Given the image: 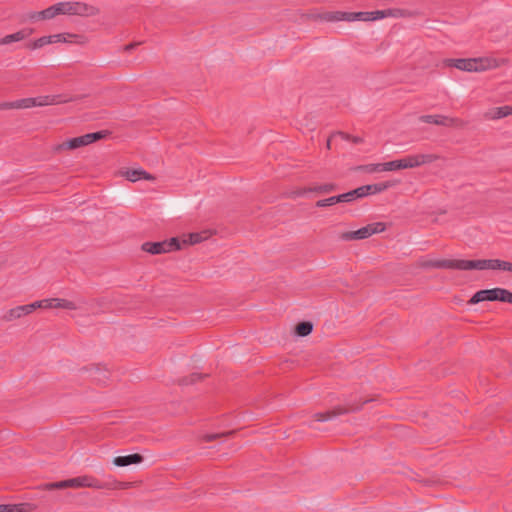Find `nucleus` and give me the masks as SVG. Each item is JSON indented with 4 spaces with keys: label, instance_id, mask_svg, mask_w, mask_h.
<instances>
[{
    "label": "nucleus",
    "instance_id": "nucleus-20",
    "mask_svg": "<svg viewBox=\"0 0 512 512\" xmlns=\"http://www.w3.org/2000/svg\"><path fill=\"white\" fill-rule=\"evenodd\" d=\"M56 10L54 5L40 11V12H33L29 14L30 20H48L52 19L57 16Z\"/></svg>",
    "mask_w": 512,
    "mask_h": 512
},
{
    "label": "nucleus",
    "instance_id": "nucleus-46",
    "mask_svg": "<svg viewBox=\"0 0 512 512\" xmlns=\"http://www.w3.org/2000/svg\"><path fill=\"white\" fill-rule=\"evenodd\" d=\"M63 6H64L63 2L54 4L55 9H57L56 10L57 15H61V14L65 15V10H64Z\"/></svg>",
    "mask_w": 512,
    "mask_h": 512
},
{
    "label": "nucleus",
    "instance_id": "nucleus-50",
    "mask_svg": "<svg viewBox=\"0 0 512 512\" xmlns=\"http://www.w3.org/2000/svg\"><path fill=\"white\" fill-rule=\"evenodd\" d=\"M506 271L512 272V263L507 262Z\"/></svg>",
    "mask_w": 512,
    "mask_h": 512
},
{
    "label": "nucleus",
    "instance_id": "nucleus-39",
    "mask_svg": "<svg viewBox=\"0 0 512 512\" xmlns=\"http://www.w3.org/2000/svg\"><path fill=\"white\" fill-rule=\"evenodd\" d=\"M34 306V310L37 308H54V298L39 300L31 303Z\"/></svg>",
    "mask_w": 512,
    "mask_h": 512
},
{
    "label": "nucleus",
    "instance_id": "nucleus-47",
    "mask_svg": "<svg viewBox=\"0 0 512 512\" xmlns=\"http://www.w3.org/2000/svg\"><path fill=\"white\" fill-rule=\"evenodd\" d=\"M338 134L345 140H348V141H351V136L350 134L348 133H345V132H338Z\"/></svg>",
    "mask_w": 512,
    "mask_h": 512
},
{
    "label": "nucleus",
    "instance_id": "nucleus-4",
    "mask_svg": "<svg viewBox=\"0 0 512 512\" xmlns=\"http://www.w3.org/2000/svg\"><path fill=\"white\" fill-rule=\"evenodd\" d=\"M386 224L383 222L370 223L355 231H346L339 234V239L342 241H355L363 240L371 237L374 234L385 231Z\"/></svg>",
    "mask_w": 512,
    "mask_h": 512
},
{
    "label": "nucleus",
    "instance_id": "nucleus-49",
    "mask_svg": "<svg viewBox=\"0 0 512 512\" xmlns=\"http://www.w3.org/2000/svg\"><path fill=\"white\" fill-rule=\"evenodd\" d=\"M135 46H136V44H128V45H126V46H125V50H127V51H128V50H131V49H133Z\"/></svg>",
    "mask_w": 512,
    "mask_h": 512
},
{
    "label": "nucleus",
    "instance_id": "nucleus-3",
    "mask_svg": "<svg viewBox=\"0 0 512 512\" xmlns=\"http://www.w3.org/2000/svg\"><path fill=\"white\" fill-rule=\"evenodd\" d=\"M364 21H376L379 19L392 17V18H416L421 15L418 10H408L400 8H389L385 10H376L364 12Z\"/></svg>",
    "mask_w": 512,
    "mask_h": 512
},
{
    "label": "nucleus",
    "instance_id": "nucleus-12",
    "mask_svg": "<svg viewBox=\"0 0 512 512\" xmlns=\"http://www.w3.org/2000/svg\"><path fill=\"white\" fill-rule=\"evenodd\" d=\"M474 58H459V59H446L444 64L447 67L457 68L461 71L474 72L476 71Z\"/></svg>",
    "mask_w": 512,
    "mask_h": 512
},
{
    "label": "nucleus",
    "instance_id": "nucleus-7",
    "mask_svg": "<svg viewBox=\"0 0 512 512\" xmlns=\"http://www.w3.org/2000/svg\"><path fill=\"white\" fill-rule=\"evenodd\" d=\"M65 15H77L82 17L96 16L100 10L83 2H63Z\"/></svg>",
    "mask_w": 512,
    "mask_h": 512
},
{
    "label": "nucleus",
    "instance_id": "nucleus-38",
    "mask_svg": "<svg viewBox=\"0 0 512 512\" xmlns=\"http://www.w3.org/2000/svg\"><path fill=\"white\" fill-rule=\"evenodd\" d=\"M382 164H367V165H361L357 167V170L368 172V173H374V172H380L382 171Z\"/></svg>",
    "mask_w": 512,
    "mask_h": 512
},
{
    "label": "nucleus",
    "instance_id": "nucleus-6",
    "mask_svg": "<svg viewBox=\"0 0 512 512\" xmlns=\"http://www.w3.org/2000/svg\"><path fill=\"white\" fill-rule=\"evenodd\" d=\"M141 249L152 255H158L179 250L181 249V244L178 238L173 237L160 242H144L141 245Z\"/></svg>",
    "mask_w": 512,
    "mask_h": 512
},
{
    "label": "nucleus",
    "instance_id": "nucleus-17",
    "mask_svg": "<svg viewBox=\"0 0 512 512\" xmlns=\"http://www.w3.org/2000/svg\"><path fill=\"white\" fill-rule=\"evenodd\" d=\"M72 100V98L66 97L64 95H44L37 97L38 107L68 103Z\"/></svg>",
    "mask_w": 512,
    "mask_h": 512
},
{
    "label": "nucleus",
    "instance_id": "nucleus-9",
    "mask_svg": "<svg viewBox=\"0 0 512 512\" xmlns=\"http://www.w3.org/2000/svg\"><path fill=\"white\" fill-rule=\"evenodd\" d=\"M420 121L428 124H435L448 127H464L466 122L459 118H450L444 115H423Z\"/></svg>",
    "mask_w": 512,
    "mask_h": 512
},
{
    "label": "nucleus",
    "instance_id": "nucleus-16",
    "mask_svg": "<svg viewBox=\"0 0 512 512\" xmlns=\"http://www.w3.org/2000/svg\"><path fill=\"white\" fill-rule=\"evenodd\" d=\"M86 140L84 135L68 139L63 143H60L54 147L55 152H60L62 150H74L83 146H86Z\"/></svg>",
    "mask_w": 512,
    "mask_h": 512
},
{
    "label": "nucleus",
    "instance_id": "nucleus-32",
    "mask_svg": "<svg viewBox=\"0 0 512 512\" xmlns=\"http://www.w3.org/2000/svg\"><path fill=\"white\" fill-rule=\"evenodd\" d=\"M38 106L37 97L17 100V109H27Z\"/></svg>",
    "mask_w": 512,
    "mask_h": 512
},
{
    "label": "nucleus",
    "instance_id": "nucleus-2",
    "mask_svg": "<svg viewBox=\"0 0 512 512\" xmlns=\"http://www.w3.org/2000/svg\"><path fill=\"white\" fill-rule=\"evenodd\" d=\"M372 401V399H365L363 401L359 402H351L347 403L345 405H338L331 410H328L326 412H318L313 415V418L318 422H324L331 420L337 416L349 414V413H355L362 409L363 405Z\"/></svg>",
    "mask_w": 512,
    "mask_h": 512
},
{
    "label": "nucleus",
    "instance_id": "nucleus-43",
    "mask_svg": "<svg viewBox=\"0 0 512 512\" xmlns=\"http://www.w3.org/2000/svg\"><path fill=\"white\" fill-rule=\"evenodd\" d=\"M310 189H312V187L298 188L288 193L287 196L290 198L300 197L305 195L306 193L312 192Z\"/></svg>",
    "mask_w": 512,
    "mask_h": 512
},
{
    "label": "nucleus",
    "instance_id": "nucleus-13",
    "mask_svg": "<svg viewBox=\"0 0 512 512\" xmlns=\"http://www.w3.org/2000/svg\"><path fill=\"white\" fill-rule=\"evenodd\" d=\"M34 311V306L31 304L21 305L9 309L3 316L2 320L6 322H11L16 319L21 318L22 316L28 315Z\"/></svg>",
    "mask_w": 512,
    "mask_h": 512
},
{
    "label": "nucleus",
    "instance_id": "nucleus-35",
    "mask_svg": "<svg viewBox=\"0 0 512 512\" xmlns=\"http://www.w3.org/2000/svg\"><path fill=\"white\" fill-rule=\"evenodd\" d=\"M54 308L74 310L76 309V305L74 302L66 299L54 298Z\"/></svg>",
    "mask_w": 512,
    "mask_h": 512
},
{
    "label": "nucleus",
    "instance_id": "nucleus-44",
    "mask_svg": "<svg viewBox=\"0 0 512 512\" xmlns=\"http://www.w3.org/2000/svg\"><path fill=\"white\" fill-rule=\"evenodd\" d=\"M66 34H56V35H50L51 37V43H57V42H66ZM68 36H72L71 34H67Z\"/></svg>",
    "mask_w": 512,
    "mask_h": 512
},
{
    "label": "nucleus",
    "instance_id": "nucleus-41",
    "mask_svg": "<svg viewBox=\"0 0 512 512\" xmlns=\"http://www.w3.org/2000/svg\"><path fill=\"white\" fill-rule=\"evenodd\" d=\"M499 301L512 304V292L505 288H500Z\"/></svg>",
    "mask_w": 512,
    "mask_h": 512
},
{
    "label": "nucleus",
    "instance_id": "nucleus-1",
    "mask_svg": "<svg viewBox=\"0 0 512 512\" xmlns=\"http://www.w3.org/2000/svg\"><path fill=\"white\" fill-rule=\"evenodd\" d=\"M130 485L131 484L129 482L120 481L104 483L92 475H82L58 482L44 483L38 486V489L44 491H52L65 488L127 489L130 487Z\"/></svg>",
    "mask_w": 512,
    "mask_h": 512
},
{
    "label": "nucleus",
    "instance_id": "nucleus-37",
    "mask_svg": "<svg viewBox=\"0 0 512 512\" xmlns=\"http://www.w3.org/2000/svg\"><path fill=\"white\" fill-rule=\"evenodd\" d=\"M236 433L235 430H231V431H228V432H225V433H214V434H206L203 439L205 442H211V441H214L218 438H221V437H227V436H232Z\"/></svg>",
    "mask_w": 512,
    "mask_h": 512
},
{
    "label": "nucleus",
    "instance_id": "nucleus-34",
    "mask_svg": "<svg viewBox=\"0 0 512 512\" xmlns=\"http://www.w3.org/2000/svg\"><path fill=\"white\" fill-rule=\"evenodd\" d=\"M364 12H342L341 11V15L342 16V21H355V20H360V21H364Z\"/></svg>",
    "mask_w": 512,
    "mask_h": 512
},
{
    "label": "nucleus",
    "instance_id": "nucleus-15",
    "mask_svg": "<svg viewBox=\"0 0 512 512\" xmlns=\"http://www.w3.org/2000/svg\"><path fill=\"white\" fill-rule=\"evenodd\" d=\"M391 186L392 184L390 182H381L376 184L363 185L361 187H358V189L360 197L363 198L368 195L381 193L390 188Z\"/></svg>",
    "mask_w": 512,
    "mask_h": 512
},
{
    "label": "nucleus",
    "instance_id": "nucleus-42",
    "mask_svg": "<svg viewBox=\"0 0 512 512\" xmlns=\"http://www.w3.org/2000/svg\"><path fill=\"white\" fill-rule=\"evenodd\" d=\"M382 164V171H394V170H399L400 167H399V161L398 160H393V161H389V162H385V163H381Z\"/></svg>",
    "mask_w": 512,
    "mask_h": 512
},
{
    "label": "nucleus",
    "instance_id": "nucleus-48",
    "mask_svg": "<svg viewBox=\"0 0 512 512\" xmlns=\"http://www.w3.org/2000/svg\"><path fill=\"white\" fill-rule=\"evenodd\" d=\"M351 141L355 144H358V143H362L363 142V139L361 137H358V136H351Z\"/></svg>",
    "mask_w": 512,
    "mask_h": 512
},
{
    "label": "nucleus",
    "instance_id": "nucleus-18",
    "mask_svg": "<svg viewBox=\"0 0 512 512\" xmlns=\"http://www.w3.org/2000/svg\"><path fill=\"white\" fill-rule=\"evenodd\" d=\"M144 457L139 453H134L126 456H117L113 459V464L117 467H126L132 464H140L143 462Z\"/></svg>",
    "mask_w": 512,
    "mask_h": 512
},
{
    "label": "nucleus",
    "instance_id": "nucleus-26",
    "mask_svg": "<svg viewBox=\"0 0 512 512\" xmlns=\"http://www.w3.org/2000/svg\"><path fill=\"white\" fill-rule=\"evenodd\" d=\"M313 331V324L310 321L299 322L294 329L297 336L306 337Z\"/></svg>",
    "mask_w": 512,
    "mask_h": 512
},
{
    "label": "nucleus",
    "instance_id": "nucleus-33",
    "mask_svg": "<svg viewBox=\"0 0 512 512\" xmlns=\"http://www.w3.org/2000/svg\"><path fill=\"white\" fill-rule=\"evenodd\" d=\"M208 235L207 232H201V233H191L188 236V241L184 240L183 244H198L202 242L203 240L207 239Z\"/></svg>",
    "mask_w": 512,
    "mask_h": 512
},
{
    "label": "nucleus",
    "instance_id": "nucleus-10",
    "mask_svg": "<svg viewBox=\"0 0 512 512\" xmlns=\"http://www.w3.org/2000/svg\"><path fill=\"white\" fill-rule=\"evenodd\" d=\"M419 265L422 268H440V269L461 270V259L423 260L420 262Z\"/></svg>",
    "mask_w": 512,
    "mask_h": 512
},
{
    "label": "nucleus",
    "instance_id": "nucleus-51",
    "mask_svg": "<svg viewBox=\"0 0 512 512\" xmlns=\"http://www.w3.org/2000/svg\"><path fill=\"white\" fill-rule=\"evenodd\" d=\"M327 148H330V139L327 140Z\"/></svg>",
    "mask_w": 512,
    "mask_h": 512
},
{
    "label": "nucleus",
    "instance_id": "nucleus-45",
    "mask_svg": "<svg viewBox=\"0 0 512 512\" xmlns=\"http://www.w3.org/2000/svg\"><path fill=\"white\" fill-rule=\"evenodd\" d=\"M0 109H17V100L12 102H4L0 105Z\"/></svg>",
    "mask_w": 512,
    "mask_h": 512
},
{
    "label": "nucleus",
    "instance_id": "nucleus-8",
    "mask_svg": "<svg viewBox=\"0 0 512 512\" xmlns=\"http://www.w3.org/2000/svg\"><path fill=\"white\" fill-rule=\"evenodd\" d=\"M439 159L435 154H416L398 159L400 169L415 168L424 164L435 162Z\"/></svg>",
    "mask_w": 512,
    "mask_h": 512
},
{
    "label": "nucleus",
    "instance_id": "nucleus-52",
    "mask_svg": "<svg viewBox=\"0 0 512 512\" xmlns=\"http://www.w3.org/2000/svg\"><path fill=\"white\" fill-rule=\"evenodd\" d=\"M510 108H511V110H509L510 111V115H512V106H510Z\"/></svg>",
    "mask_w": 512,
    "mask_h": 512
},
{
    "label": "nucleus",
    "instance_id": "nucleus-40",
    "mask_svg": "<svg viewBox=\"0 0 512 512\" xmlns=\"http://www.w3.org/2000/svg\"><path fill=\"white\" fill-rule=\"evenodd\" d=\"M499 301L512 304V292L505 288H500Z\"/></svg>",
    "mask_w": 512,
    "mask_h": 512
},
{
    "label": "nucleus",
    "instance_id": "nucleus-29",
    "mask_svg": "<svg viewBox=\"0 0 512 512\" xmlns=\"http://www.w3.org/2000/svg\"><path fill=\"white\" fill-rule=\"evenodd\" d=\"M51 44V37L43 36L34 41L29 42L26 47L30 50L42 48L43 46Z\"/></svg>",
    "mask_w": 512,
    "mask_h": 512
},
{
    "label": "nucleus",
    "instance_id": "nucleus-19",
    "mask_svg": "<svg viewBox=\"0 0 512 512\" xmlns=\"http://www.w3.org/2000/svg\"><path fill=\"white\" fill-rule=\"evenodd\" d=\"M34 506L31 503L0 504V512H32Z\"/></svg>",
    "mask_w": 512,
    "mask_h": 512
},
{
    "label": "nucleus",
    "instance_id": "nucleus-31",
    "mask_svg": "<svg viewBox=\"0 0 512 512\" xmlns=\"http://www.w3.org/2000/svg\"><path fill=\"white\" fill-rule=\"evenodd\" d=\"M341 11L336 12H326L322 13L316 16V18H319L321 20L327 21V22H335V21H342Z\"/></svg>",
    "mask_w": 512,
    "mask_h": 512
},
{
    "label": "nucleus",
    "instance_id": "nucleus-27",
    "mask_svg": "<svg viewBox=\"0 0 512 512\" xmlns=\"http://www.w3.org/2000/svg\"><path fill=\"white\" fill-rule=\"evenodd\" d=\"M110 134H111V132L108 130H101V131L85 134L84 137L86 140V144L89 145L98 140L106 138Z\"/></svg>",
    "mask_w": 512,
    "mask_h": 512
},
{
    "label": "nucleus",
    "instance_id": "nucleus-5",
    "mask_svg": "<svg viewBox=\"0 0 512 512\" xmlns=\"http://www.w3.org/2000/svg\"><path fill=\"white\" fill-rule=\"evenodd\" d=\"M508 261L500 259H461V270H503L506 271Z\"/></svg>",
    "mask_w": 512,
    "mask_h": 512
},
{
    "label": "nucleus",
    "instance_id": "nucleus-28",
    "mask_svg": "<svg viewBox=\"0 0 512 512\" xmlns=\"http://www.w3.org/2000/svg\"><path fill=\"white\" fill-rule=\"evenodd\" d=\"M337 189V185L334 183H326L321 185L313 186L311 191L318 194H329Z\"/></svg>",
    "mask_w": 512,
    "mask_h": 512
},
{
    "label": "nucleus",
    "instance_id": "nucleus-36",
    "mask_svg": "<svg viewBox=\"0 0 512 512\" xmlns=\"http://www.w3.org/2000/svg\"><path fill=\"white\" fill-rule=\"evenodd\" d=\"M340 203V198L337 196H331L326 199L318 200L315 204L318 208L328 207Z\"/></svg>",
    "mask_w": 512,
    "mask_h": 512
},
{
    "label": "nucleus",
    "instance_id": "nucleus-25",
    "mask_svg": "<svg viewBox=\"0 0 512 512\" xmlns=\"http://www.w3.org/2000/svg\"><path fill=\"white\" fill-rule=\"evenodd\" d=\"M208 376H209L208 374L194 372V373L190 374L189 376L180 378L177 381V383H178V385H181V386L192 385L196 382H199V381L207 378Z\"/></svg>",
    "mask_w": 512,
    "mask_h": 512
},
{
    "label": "nucleus",
    "instance_id": "nucleus-21",
    "mask_svg": "<svg viewBox=\"0 0 512 512\" xmlns=\"http://www.w3.org/2000/svg\"><path fill=\"white\" fill-rule=\"evenodd\" d=\"M512 110L509 105L495 107L490 109L485 113V117L488 119H501L510 115V111Z\"/></svg>",
    "mask_w": 512,
    "mask_h": 512
},
{
    "label": "nucleus",
    "instance_id": "nucleus-22",
    "mask_svg": "<svg viewBox=\"0 0 512 512\" xmlns=\"http://www.w3.org/2000/svg\"><path fill=\"white\" fill-rule=\"evenodd\" d=\"M88 371L93 375L94 379L99 382H105L109 378V372L99 364L91 365Z\"/></svg>",
    "mask_w": 512,
    "mask_h": 512
},
{
    "label": "nucleus",
    "instance_id": "nucleus-14",
    "mask_svg": "<svg viewBox=\"0 0 512 512\" xmlns=\"http://www.w3.org/2000/svg\"><path fill=\"white\" fill-rule=\"evenodd\" d=\"M475 59V72H482L490 69H495L505 62L504 59H496L494 57H478Z\"/></svg>",
    "mask_w": 512,
    "mask_h": 512
},
{
    "label": "nucleus",
    "instance_id": "nucleus-11",
    "mask_svg": "<svg viewBox=\"0 0 512 512\" xmlns=\"http://www.w3.org/2000/svg\"><path fill=\"white\" fill-rule=\"evenodd\" d=\"M499 290V287L479 290L469 299L468 304L474 305L483 301H499Z\"/></svg>",
    "mask_w": 512,
    "mask_h": 512
},
{
    "label": "nucleus",
    "instance_id": "nucleus-30",
    "mask_svg": "<svg viewBox=\"0 0 512 512\" xmlns=\"http://www.w3.org/2000/svg\"><path fill=\"white\" fill-rule=\"evenodd\" d=\"M338 197L340 198V203H349V202H352V201H354L356 199L361 198L360 194H359V189L358 188H356L354 190H351L349 192L340 194V195H338Z\"/></svg>",
    "mask_w": 512,
    "mask_h": 512
},
{
    "label": "nucleus",
    "instance_id": "nucleus-23",
    "mask_svg": "<svg viewBox=\"0 0 512 512\" xmlns=\"http://www.w3.org/2000/svg\"><path fill=\"white\" fill-rule=\"evenodd\" d=\"M125 177L127 180H129L131 182H135L141 178L146 179V180L154 179V177L151 174H149L146 171L141 170V169L127 170L125 172Z\"/></svg>",
    "mask_w": 512,
    "mask_h": 512
},
{
    "label": "nucleus",
    "instance_id": "nucleus-24",
    "mask_svg": "<svg viewBox=\"0 0 512 512\" xmlns=\"http://www.w3.org/2000/svg\"><path fill=\"white\" fill-rule=\"evenodd\" d=\"M30 32L23 29L16 33L6 35L5 37L0 39V45H7L13 42H18L23 39H25L27 36H29Z\"/></svg>",
    "mask_w": 512,
    "mask_h": 512
}]
</instances>
